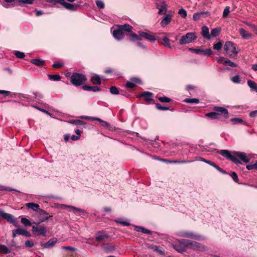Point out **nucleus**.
Instances as JSON below:
<instances>
[{
  "label": "nucleus",
  "mask_w": 257,
  "mask_h": 257,
  "mask_svg": "<svg viewBox=\"0 0 257 257\" xmlns=\"http://www.w3.org/2000/svg\"><path fill=\"white\" fill-rule=\"evenodd\" d=\"M224 64L226 66H229L231 67H236L237 65L234 62L231 61L230 60L226 58L225 61H224Z\"/></svg>",
  "instance_id": "nucleus-41"
},
{
  "label": "nucleus",
  "mask_w": 257,
  "mask_h": 257,
  "mask_svg": "<svg viewBox=\"0 0 257 257\" xmlns=\"http://www.w3.org/2000/svg\"><path fill=\"white\" fill-rule=\"evenodd\" d=\"M197 39V36L195 33L189 32L182 36L179 40L180 45H185L194 42Z\"/></svg>",
  "instance_id": "nucleus-5"
},
{
  "label": "nucleus",
  "mask_w": 257,
  "mask_h": 257,
  "mask_svg": "<svg viewBox=\"0 0 257 257\" xmlns=\"http://www.w3.org/2000/svg\"><path fill=\"white\" fill-rule=\"evenodd\" d=\"M201 35L202 37L207 40L211 39V36L209 35V29L206 26H203L201 29Z\"/></svg>",
  "instance_id": "nucleus-23"
},
{
  "label": "nucleus",
  "mask_w": 257,
  "mask_h": 257,
  "mask_svg": "<svg viewBox=\"0 0 257 257\" xmlns=\"http://www.w3.org/2000/svg\"><path fill=\"white\" fill-rule=\"evenodd\" d=\"M155 105L156 108L160 110H167L169 109V108L168 107L162 106L159 103H156Z\"/></svg>",
  "instance_id": "nucleus-59"
},
{
  "label": "nucleus",
  "mask_w": 257,
  "mask_h": 257,
  "mask_svg": "<svg viewBox=\"0 0 257 257\" xmlns=\"http://www.w3.org/2000/svg\"><path fill=\"white\" fill-rule=\"evenodd\" d=\"M178 14L180 15L182 18H186L187 15L186 11L183 8H181L179 10Z\"/></svg>",
  "instance_id": "nucleus-46"
},
{
  "label": "nucleus",
  "mask_w": 257,
  "mask_h": 257,
  "mask_svg": "<svg viewBox=\"0 0 257 257\" xmlns=\"http://www.w3.org/2000/svg\"><path fill=\"white\" fill-rule=\"evenodd\" d=\"M212 51L210 49H207L205 50H202V54L206 56H209L212 54Z\"/></svg>",
  "instance_id": "nucleus-57"
},
{
  "label": "nucleus",
  "mask_w": 257,
  "mask_h": 257,
  "mask_svg": "<svg viewBox=\"0 0 257 257\" xmlns=\"http://www.w3.org/2000/svg\"><path fill=\"white\" fill-rule=\"evenodd\" d=\"M112 35L117 40H121L124 38V33L119 28L113 31Z\"/></svg>",
  "instance_id": "nucleus-17"
},
{
  "label": "nucleus",
  "mask_w": 257,
  "mask_h": 257,
  "mask_svg": "<svg viewBox=\"0 0 257 257\" xmlns=\"http://www.w3.org/2000/svg\"><path fill=\"white\" fill-rule=\"evenodd\" d=\"M47 2L53 4H60L63 6L65 9L71 11H75L78 7V5L71 4L66 3L64 0H46Z\"/></svg>",
  "instance_id": "nucleus-4"
},
{
  "label": "nucleus",
  "mask_w": 257,
  "mask_h": 257,
  "mask_svg": "<svg viewBox=\"0 0 257 257\" xmlns=\"http://www.w3.org/2000/svg\"><path fill=\"white\" fill-rule=\"evenodd\" d=\"M49 78L53 81H59L61 80V76L59 74L48 75Z\"/></svg>",
  "instance_id": "nucleus-44"
},
{
  "label": "nucleus",
  "mask_w": 257,
  "mask_h": 257,
  "mask_svg": "<svg viewBox=\"0 0 257 257\" xmlns=\"http://www.w3.org/2000/svg\"><path fill=\"white\" fill-rule=\"evenodd\" d=\"M135 229L137 231L142 232L146 234H151V233L150 230L141 226H136Z\"/></svg>",
  "instance_id": "nucleus-36"
},
{
  "label": "nucleus",
  "mask_w": 257,
  "mask_h": 257,
  "mask_svg": "<svg viewBox=\"0 0 257 257\" xmlns=\"http://www.w3.org/2000/svg\"><path fill=\"white\" fill-rule=\"evenodd\" d=\"M17 234L23 235L26 236H30V233L26 229L18 228L13 230V237H15Z\"/></svg>",
  "instance_id": "nucleus-14"
},
{
  "label": "nucleus",
  "mask_w": 257,
  "mask_h": 257,
  "mask_svg": "<svg viewBox=\"0 0 257 257\" xmlns=\"http://www.w3.org/2000/svg\"><path fill=\"white\" fill-rule=\"evenodd\" d=\"M125 86L128 88H133L135 86V85L134 84V82H133L131 80V81H128L126 84Z\"/></svg>",
  "instance_id": "nucleus-64"
},
{
  "label": "nucleus",
  "mask_w": 257,
  "mask_h": 257,
  "mask_svg": "<svg viewBox=\"0 0 257 257\" xmlns=\"http://www.w3.org/2000/svg\"><path fill=\"white\" fill-rule=\"evenodd\" d=\"M86 80L85 75L78 73H73L70 77L71 83L76 86L83 84Z\"/></svg>",
  "instance_id": "nucleus-3"
},
{
  "label": "nucleus",
  "mask_w": 257,
  "mask_h": 257,
  "mask_svg": "<svg viewBox=\"0 0 257 257\" xmlns=\"http://www.w3.org/2000/svg\"><path fill=\"white\" fill-rule=\"evenodd\" d=\"M247 83L251 90H253L257 92V84L255 82L251 80H248Z\"/></svg>",
  "instance_id": "nucleus-31"
},
{
  "label": "nucleus",
  "mask_w": 257,
  "mask_h": 257,
  "mask_svg": "<svg viewBox=\"0 0 257 257\" xmlns=\"http://www.w3.org/2000/svg\"><path fill=\"white\" fill-rule=\"evenodd\" d=\"M82 89L85 91H92L93 92H97L100 90V88L98 86H90L87 85H83Z\"/></svg>",
  "instance_id": "nucleus-25"
},
{
  "label": "nucleus",
  "mask_w": 257,
  "mask_h": 257,
  "mask_svg": "<svg viewBox=\"0 0 257 257\" xmlns=\"http://www.w3.org/2000/svg\"><path fill=\"white\" fill-rule=\"evenodd\" d=\"M149 248L153 250L154 251L158 252L159 254H163L164 252L162 251L159 247L157 245H151L149 246Z\"/></svg>",
  "instance_id": "nucleus-42"
},
{
  "label": "nucleus",
  "mask_w": 257,
  "mask_h": 257,
  "mask_svg": "<svg viewBox=\"0 0 257 257\" xmlns=\"http://www.w3.org/2000/svg\"><path fill=\"white\" fill-rule=\"evenodd\" d=\"M222 46V43L221 42H218L213 45V49L216 50H220Z\"/></svg>",
  "instance_id": "nucleus-53"
},
{
  "label": "nucleus",
  "mask_w": 257,
  "mask_h": 257,
  "mask_svg": "<svg viewBox=\"0 0 257 257\" xmlns=\"http://www.w3.org/2000/svg\"><path fill=\"white\" fill-rule=\"evenodd\" d=\"M34 244L32 240H27L25 242V245L28 247H32L34 246Z\"/></svg>",
  "instance_id": "nucleus-61"
},
{
  "label": "nucleus",
  "mask_w": 257,
  "mask_h": 257,
  "mask_svg": "<svg viewBox=\"0 0 257 257\" xmlns=\"http://www.w3.org/2000/svg\"><path fill=\"white\" fill-rule=\"evenodd\" d=\"M219 154L236 165L240 164V161L247 163L250 159L244 152L236 151L230 152L226 150H222L219 151Z\"/></svg>",
  "instance_id": "nucleus-1"
},
{
  "label": "nucleus",
  "mask_w": 257,
  "mask_h": 257,
  "mask_svg": "<svg viewBox=\"0 0 257 257\" xmlns=\"http://www.w3.org/2000/svg\"><path fill=\"white\" fill-rule=\"evenodd\" d=\"M131 80L134 82V84L136 85L137 84H141V80L138 78H132Z\"/></svg>",
  "instance_id": "nucleus-63"
},
{
  "label": "nucleus",
  "mask_w": 257,
  "mask_h": 257,
  "mask_svg": "<svg viewBox=\"0 0 257 257\" xmlns=\"http://www.w3.org/2000/svg\"><path fill=\"white\" fill-rule=\"evenodd\" d=\"M239 32L242 38L244 39H248L251 37V35L243 28H240L239 29Z\"/></svg>",
  "instance_id": "nucleus-26"
},
{
  "label": "nucleus",
  "mask_w": 257,
  "mask_h": 257,
  "mask_svg": "<svg viewBox=\"0 0 257 257\" xmlns=\"http://www.w3.org/2000/svg\"><path fill=\"white\" fill-rule=\"evenodd\" d=\"M176 234L180 237L191 238L198 241L204 240L206 239L205 236L189 230L179 231L176 233Z\"/></svg>",
  "instance_id": "nucleus-2"
},
{
  "label": "nucleus",
  "mask_w": 257,
  "mask_h": 257,
  "mask_svg": "<svg viewBox=\"0 0 257 257\" xmlns=\"http://www.w3.org/2000/svg\"><path fill=\"white\" fill-rule=\"evenodd\" d=\"M91 81L94 84L100 85L101 84V79L100 77L96 74L94 75L91 78Z\"/></svg>",
  "instance_id": "nucleus-32"
},
{
  "label": "nucleus",
  "mask_w": 257,
  "mask_h": 257,
  "mask_svg": "<svg viewBox=\"0 0 257 257\" xmlns=\"http://www.w3.org/2000/svg\"><path fill=\"white\" fill-rule=\"evenodd\" d=\"M19 97L20 98L21 100H24V99H26L27 102H30L31 100L30 98L25 96L24 94H19Z\"/></svg>",
  "instance_id": "nucleus-62"
},
{
  "label": "nucleus",
  "mask_w": 257,
  "mask_h": 257,
  "mask_svg": "<svg viewBox=\"0 0 257 257\" xmlns=\"http://www.w3.org/2000/svg\"><path fill=\"white\" fill-rule=\"evenodd\" d=\"M11 252V249H10L6 245L4 244H0V253L8 254Z\"/></svg>",
  "instance_id": "nucleus-33"
},
{
  "label": "nucleus",
  "mask_w": 257,
  "mask_h": 257,
  "mask_svg": "<svg viewBox=\"0 0 257 257\" xmlns=\"http://www.w3.org/2000/svg\"><path fill=\"white\" fill-rule=\"evenodd\" d=\"M163 162L169 163H174V164H183V163H190L193 162V161H186V160H162Z\"/></svg>",
  "instance_id": "nucleus-27"
},
{
  "label": "nucleus",
  "mask_w": 257,
  "mask_h": 257,
  "mask_svg": "<svg viewBox=\"0 0 257 257\" xmlns=\"http://www.w3.org/2000/svg\"><path fill=\"white\" fill-rule=\"evenodd\" d=\"M110 92L112 94H117L119 93L118 90L115 86H112L110 88Z\"/></svg>",
  "instance_id": "nucleus-56"
},
{
  "label": "nucleus",
  "mask_w": 257,
  "mask_h": 257,
  "mask_svg": "<svg viewBox=\"0 0 257 257\" xmlns=\"http://www.w3.org/2000/svg\"><path fill=\"white\" fill-rule=\"evenodd\" d=\"M184 101L188 103L198 104L199 102V100L197 98H186Z\"/></svg>",
  "instance_id": "nucleus-40"
},
{
  "label": "nucleus",
  "mask_w": 257,
  "mask_h": 257,
  "mask_svg": "<svg viewBox=\"0 0 257 257\" xmlns=\"http://www.w3.org/2000/svg\"><path fill=\"white\" fill-rule=\"evenodd\" d=\"M213 110L217 112H220L225 118L228 117V112L227 109L225 108L220 106H215L213 108Z\"/></svg>",
  "instance_id": "nucleus-19"
},
{
  "label": "nucleus",
  "mask_w": 257,
  "mask_h": 257,
  "mask_svg": "<svg viewBox=\"0 0 257 257\" xmlns=\"http://www.w3.org/2000/svg\"><path fill=\"white\" fill-rule=\"evenodd\" d=\"M158 99L162 102H169L171 100L170 98L166 96L160 97L158 98Z\"/></svg>",
  "instance_id": "nucleus-54"
},
{
  "label": "nucleus",
  "mask_w": 257,
  "mask_h": 257,
  "mask_svg": "<svg viewBox=\"0 0 257 257\" xmlns=\"http://www.w3.org/2000/svg\"><path fill=\"white\" fill-rule=\"evenodd\" d=\"M0 217L6 219L8 222L16 226V218L12 214L5 212L2 209H0Z\"/></svg>",
  "instance_id": "nucleus-9"
},
{
  "label": "nucleus",
  "mask_w": 257,
  "mask_h": 257,
  "mask_svg": "<svg viewBox=\"0 0 257 257\" xmlns=\"http://www.w3.org/2000/svg\"><path fill=\"white\" fill-rule=\"evenodd\" d=\"M14 54L17 58L21 59L24 58L25 56V54L24 53L21 52L19 51H15L14 52Z\"/></svg>",
  "instance_id": "nucleus-47"
},
{
  "label": "nucleus",
  "mask_w": 257,
  "mask_h": 257,
  "mask_svg": "<svg viewBox=\"0 0 257 257\" xmlns=\"http://www.w3.org/2000/svg\"><path fill=\"white\" fill-rule=\"evenodd\" d=\"M231 81L234 83H239L240 82V78L239 75H236L231 78Z\"/></svg>",
  "instance_id": "nucleus-51"
},
{
  "label": "nucleus",
  "mask_w": 257,
  "mask_h": 257,
  "mask_svg": "<svg viewBox=\"0 0 257 257\" xmlns=\"http://www.w3.org/2000/svg\"><path fill=\"white\" fill-rule=\"evenodd\" d=\"M32 231L33 232H37L38 235L46 236L47 232L46 228L44 226H33L32 227Z\"/></svg>",
  "instance_id": "nucleus-10"
},
{
  "label": "nucleus",
  "mask_w": 257,
  "mask_h": 257,
  "mask_svg": "<svg viewBox=\"0 0 257 257\" xmlns=\"http://www.w3.org/2000/svg\"><path fill=\"white\" fill-rule=\"evenodd\" d=\"M68 123L72 124L76 126L83 125L85 122L79 119H72L67 121Z\"/></svg>",
  "instance_id": "nucleus-29"
},
{
  "label": "nucleus",
  "mask_w": 257,
  "mask_h": 257,
  "mask_svg": "<svg viewBox=\"0 0 257 257\" xmlns=\"http://www.w3.org/2000/svg\"><path fill=\"white\" fill-rule=\"evenodd\" d=\"M26 206L28 208L31 209L32 210H33L34 211H41V212L44 213V214H46V212L45 211H43L41 209H40L39 205L37 203H35L33 202L28 203L26 204Z\"/></svg>",
  "instance_id": "nucleus-18"
},
{
  "label": "nucleus",
  "mask_w": 257,
  "mask_h": 257,
  "mask_svg": "<svg viewBox=\"0 0 257 257\" xmlns=\"http://www.w3.org/2000/svg\"><path fill=\"white\" fill-rule=\"evenodd\" d=\"M79 117L80 118L85 119L86 120H96L99 121L100 123H101V125L103 126H104L106 128H107L109 126V124L107 122L102 120L100 118H98V117H91V116H84V115L80 116Z\"/></svg>",
  "instance_id": "nucleus-13"
},
{
  "label": "nucleus",
  "mask_w": 257,
  "mask_h": 257,
  "mask_svg": "<svg viewBox=\"0 0 257 257\" xmlns=\"http://www.w3.org/2000/svg\"><path fill=\"white\" fill-rule=\"evenodd\" d=\"M31 62L38 66H42L45 64V61L40 59H34L31 60Z\"/></svg>",
  "instance_id": "nucleus-28"
},
{
  "label": "nucleus",
  "mask_w": 257,
  "mask_h": 257,
  "mask_svg": "<svg viewBox=\"0 0 257 257\" xmlns=\"http://www.w3.org/2000/svg\"><path fill=\"white\" fill-rule=\"evenodd\" d=\"M156 8L159 10V15H165L167 12V5L164 1L160 2L159 3L156 4Z\"/></svg>",
  "instance_id": "nucleus-11"
},
{
  "label": "nucleus",
  "mask_w": 257,
  "mask_h": 257,
  "mask_svg": "<svg viewBox=\"0 0 257 257\" xmlns=\"http://www.w3.org/2000/svg\"><path fill=\"white\" fill-rule=\"evenodd\" d=\"M117 27L119 28L123 33L124 32H130L133 29V27L128 24L119 25Z\"/></svg>",
  "instance_id": "nucleus-24"
},
{
  "label": "nucleus",
  "mask_w": 257,
  "mask_h": 257,
  "mask_svg": "<svg viewBox=\"0 0 257 257\" xmlns=\"http://www.w3.org/2000/svg\"><path fill=\"white\" fill-rule=\"evenodd\" d=\"M96 4L98 8L99 9H103L104 7V5L103 2L100 0H96L95 1Z\"/></svg>",
  "instance_id": "nucleus-58"
},
{
  "label": "nucleus",
  "mask_w": 257,
  "mask_h": 257,
  "mask_svg": "<svg viewBox=\"0 0 257 257\" xmlns=\"http://www.w3.org/2000/svg\"><path fill=\"white\" fill-rule=\"evenodd\" d=\"M115 222L119 223L123 226H128L130 225L129 221L127 219L122 220V219L118 218L114 220Z\"/></svg>",
  "instance_id": "nucleus-35"
},
{
  "label": "nucleus",
  "mask_w": 257,
  "mask_h": 257,
  "mask_svg": "<svg viewBox=\"0 0 257 257\" xmlns=\"http://www.w3.org/2000/svg\"><path fill=\"white\" fill-rule=\"evenodd\" d=\"M162 41H163V44L165 46H166L167 48H171V45L170 43V40L168 38H167L166 37H163Z\"/></svg>",
  "instance_id": "nucleus-37"
},
{
  "label": "nucleus",
  "mask_w": 257,
  "mask_h": 257,
  "mask_svg": "<svg viewBox=\"0 0 257 257\" xmlns=\"http://www.w3.org/2000/svg\"><path fill=\"white\" fill-rule=\"evenodd\" d=\"M205 116L212 119H219L220 115L217 112H211L206 113Z\"/></svg>",
  "instance_id": "nucleus-30"
},
{
  "label": "nucleus",
  "mask_w": 257,
  "mask_h": 257,
  "mask_svg": "<svg viewBox=\"0 0 257 257\" xmlns=\"http://www.w3.org/2000/svg\"><path fill=\"white\" fill-rule=\"evenodd\" d=\"M230 121L234 124L241 123L243 122V120L240 118H232Z\"/></svg>",
  "instance_id": "nucleus-50"
},
{
  "label": "nucleus",
  "mask_w": 257,
  "mask_h": 257,
  "mask_svg": "<svg viewBox=\"0 0 257 257\" xmlns=\"http://www.w3.org/2000/svg\"><path fill=\"white\" fill-rule=\"evenodd\" d=\"M21 222L25 226H30L31 225L30 221L26 217L21 218Z\"/></svg>",
  "instance_id": "nucleus-48"
},
{
  "label": "nucleus",
  "mask_w": 257,
  "mask_h": 257,
  "mask_svg": "<svg viewBox=\"0 0 257 257\" xmlns=\"http://www.w3.org/2000/svg\"><path fill=\"white\" fill-rule=\"evenodd\" d=\"M57 239L56 238H53L49 239L47 242L44 243L42 245V247L46 248H49L53 247L56 244Z\"/></svg>",
  "instance_id": "nucleus-21"
},
{
  "label": "nucleus",
  "mask_w": 257,
  "mask_h": 257,
  "mask_svg": "<svg viewBox=\"0 0 257 257\" xmlns=\"http://www.w3.org/2000/svg\"><path fill=\"white\" fill-rule=\"evenodd\" d=\"M224 49L226 54L230 56L232 55H236L238 53V51L236 50L235 44L230 41L225 42L224 46Z\"/></svg>",
  "instance_id": "nucleus-7"
},
{
  "label": "nucleus",
  "mask_w": 257,
  "mask_h": 257,
  "mask_svg": "<svg viewBox=\"0 0 257 257\" xmlns=\"http://www.w3.org/2000/svg\"><path fill=\"white\" fill-rule=\"evenodd\" d=\"M183 241L187 243V248H190L193 250L198 251H204L206 250L207 247L203 245H202L200 243L191 241L190 240L186 239V240H183Z\"/></svg>",
  "instance_id": "nucleus-6"
},
{
  "label": "nucleus",
  "mask_w": 257,
  "mask_h": 257,
  "mask_svg": "<svg viewBox=\"0 0 257 257\" xmlns=\"http://www.w3.org/2000/svg\"><path fill=\"white\" fill-rule=\"evenodd\" d=\"M172 15L169 14L164 16L162 19L161 22V25L162 27H166L167 25H168L171 21L172 19Z\"/></svg>",
  "instance_id": "nucleus-16"
},
{
  "label": "nucleus",
  "mask_w": 257,
  "mask_h": 257,
  "mask_svg": "<svg viewBox=\"0 0 257 257\" xmlns=\"http://www.w3.org/2000/svg\"><path fill=\"white\" fill-rule=\"evenodd\" d=\"M221 29L220 28H215L211 30V36L214 37L218 36L219 33L220 32Z\"/></svg>",
  "instance_id": "nucleus-38"
},
{
  "label": "nucleus",
  "mask_w": 257,
  "mask_h": 257,
  "mask_svg": "<svg viewBox=\"0 0 257 257\" xmlns=\"http://www.w3.org/2000/svg\"><path fill=\"white\" fill-rule=\"evenodd\" d=\"M108 237V235L105 231H99L96 233V240L98 241H100Z\"/></svg>",
  "instance_id": "nucleus-20"
},
{
  "label": "nucleus",
  "mask_w": 257,
  "mask_h": 257,
  "mask_svg": "<svg viewBox=\"0 0 257 257\" xmlns=\"http://www.w3.org/2000/svg\"><path fill=\"white\" fill-rule=\"evenodd\" d=\"M35 0H18V3L20 5L22 4L32 5Z\"/></svg>",
  "instance_id": "nucleus-45"
},
{
  "label": "nucleus",
  "mask_w": 257,
  "mask_h": 257,
  "mask_svg": "<svg viewBox=\"0 0 257 257\" xmlns=\"http://www.w3.org/2000/svg\"><path fill=\"white\" fill-rule=\"evenodd\" d=\"M140 97H143L146 101H151L153 100V94L152 92L145 91L140 95Z\"/></svg>",
  "instance_id": "nucleus-22"
},
{
  "label": "nucleus",
  "mask_w": 257,
  "mask_h": 257,
  "mask_svg": "<svg viewBox=\"0 0 257 257\" xmlns=\"http://www.w3.org/2000/svg\"><path fill=\"white\" fill-rule=\"evenodd\" d=\"M62 249L69 250L70 251H74L76 250V248L70 246H62Z\"/></svg>",
  "instance_id": "nucleus-60"
},
{
  "label": "nucleus",
  "mask_w": 257,
  "mask_h": 257,
  "mask_svg": "<svg viewBox=\"0 0 257 257\" xmlns=\"http://www.w3.org/2000/svg\"><path fill=\"white\" fill-rule=\"evenodd\" d=\"M61 206L63 208H68L69 211H72L75 214H78L80 213L85 212V211L84 210L79 208L75 207L73 206L66 205L64 204L61 205Z\"/></svg>",
  "instance_id": "nucleus-15"
},
{
  "label": "nucleus",
  "mask_w": 257,
  "mask_h": 257,
  "mask_svg": "<svg viewBox=\"0 0 257 257\" xmlns=\"http://www.w3.org/2000/svg\"><path fill=\"white\" fill-rule=\"evenodd\" d=\"M104 249L106 252L108 253V252H110L112 251L113 250H114V248L113 246L107 245L104 247Z\"/></svg>",
  "instance_id": "nucleus-55"
},
{
  "label": "nucleus",
  "mask_w": 257,
  "mask_h": 257,
  "mask_svg": "<svg viewBox=\"0 0 257 257\" xmlns=\"http://www.w3.org/2000/svg\"><path fill=\"white\" fill-rule=\"evenodd\" d=\"M131 36V40L132 41H135V40H141L142 38L140 35H137L135 33H132L130 34Z\"/></svg>",
  "instance_id": "nucleus-39"
},
{
  "label": "nucleus",
  "mask_w": 257,
  "mask_h": 257,
  "mask_svg": "<svg viewBox=\"0 0 257 257\" xmlns=\"http://www.w3.org/2000/svg\"><path fill=\"white\" fill-rule=\"evenodd\" d=\"M183 240H186V239H181L178 240L173 244L174 249L179 252L185 251L187 248V243H185Z\"/></svg>",
  "instance_id": "nucleus-8"
},
{
  "label": "nucleus",
  "mask_w": 257,
  "mask_h": 257,
  "mask_svg": "<svg viewBox=\"0 0 257 257\" xmlns=\"http://www.w3.org/2000/svg\"><path fill=\"white\" fill-rule=\"evenodd\" d=\"M229 13H230V8H229V7L227 6L224 9V11L223 12V15H222V17L224 18H226L228 16V15L229 14Z\"/></svg>",
  "instance_id": "nucleus-52"
},
{
  "label": "nucleus",
  "mask_w": 257,
  "mask_h": 257,
  "mask_svg": "<svg viewBox=\"0 0 257 257\" xmlns=\"http://www.w3.org/2000/svg\"><path fill=\"white\" fill-rule=\"evenodd\" d=\"M16 191L19 193H20V192L19 190H17L16 189L10 188L9 187H6L5 186H1L0 185V191Z\"/></svg>",
  "instance_id": "nucleus-43"
},
{
  "label": "nucleus",
  "mask_w": 257,
  "mask_h": 257,
  "mask_svg": "<svg viewBox=\"0 0 257 257\" xmlns=\"http://www.w3.org/2000/svg\"><path fill=\"white\" fill-rule=\"evenodd\" d=\"M230 176L231 177V178H232L234 182H235L236 183L238 182L239 179L237 175L235 172H231L230 174Z\"/></svg>",
  "instance_id": "nucleus-49"
},
{
  "label": "nucleus",
  "mask_w": 257,
  "mask_h": 257,
  "mask_svg": "<svg viewBox=\"0 0 257 257\" xmlns=\"http://www.w3.org/2000/svg\"><path fill=\"white\" fill-rule=\"evenodd\" d=\"M140 36H141V38L143 37L146 40H148L150 41H155L157 40V38L155 36L151 34V32H145L143 31H139L138 32Z\"/></svg>",
  "instance_id": "nucleus-12"
},
{
  "label": "nucleus",
  "mask_w": 257,
  "mask_h": 257,
  "mask_svg": "<svg viewBox=\"0 0 257 257\" xmlns=\"http://www.w3.org/2000/svg\"><path fill=\"white\" fill-rule=\"evenodd\" d=\"M208 13L207 12H201L195 13L193 15V19L194 21H197L200 19V18L204 15L207 14Z\"/></svg>",
  "instance_id": "nucleus-34"
}]
</instances>
